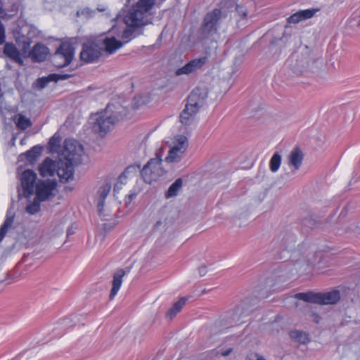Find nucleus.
<instances>
[{
	"label": "nucleus",
	"mask_w": 360,
	"mask_h": 360,
	"mask_svg": "<svg viewBox=\"0 0 360 360\" xmlns=\"http://www.w3.org/2000/svg\"><path fill=\"white\" fill-rule=\"evenodd\" d=\"M155 4V0H139L128 11L124 20L129 28L125 29L122 34V39L125 42L143 34L144 27L152 24L151 10Z\"/></svg>",
	"instance_id": "obj_1"
},
{
	"label": "nucleus",
	"mask_w": 360,
	"mask_h": 360,
	"mask_svg": "<svg viewBox=\"0 0 360 360\" xmlns=\"http://www.w3.org/2000/svg\"><path fill=\"white\" fill-rule=\"evenodd\" d=\"M82 146L76 140L66 139L63 143L64 159L58 162L57 175L60 182L65 184L74 177V167L81 162Z\"/></svg>",
	"instance_id": "obj_2"
},
{
	"label": "nucleus",
	"mask_w": 360,
	"mask_h": 360,
	"mask_svg": "<svg viewBox=\"0 0 360 360\" xmlns=\"http://www.w3.org/2000/svg\"><path fill=\"white\" fill-rule=\"evenodd\" d=\"M120 108L122 110L112 112L108 115V111L111 110L110 106L108 105L106 111L98 113L92 125L93 131L98 134L101 137L105 136L116 122L124 119L125 113L123 114L122 112L125 111V109L122 106Z\"/></svg>",
	"instance_id": "obj_3"
},
{
	"label": "nucleus",
	"mask_w": 360,
	"mask_h": 360,
	"mask_svg": "<svg viewBox=\"0 0 360 360\" xmlns=\"http://www.w3.org/2000/svg\"><path fill=\"white\" fill-rule=\"evenodd\" d=\"M295 297L304 302L321 305L335 304L341 298L340 292L336 289L326 292H300Z\"/></svg>",
	"instance_id": "obj_4"
},
{
	"label": "nucleus",
	"mask_w": 360,
	"mask_h": 360,
	"mask_svg": "<svg viewBox=\"0 0 360 360\" xmlns=\"http://www.w3.org/2000/svg\"><path fill=\"white\" fill-rule=\"evenodd\" d=\"M75 55V48L70 42H62L51 56V63L57 68L69 65Z\"/></svg>",
	"instance_id": "obj_5"
},
{
	"label": "nucleus",
	"mask_w": 360,
	"mask_h": 360,
	"mask_svg": "<svg viewBox=\"0 0 360 360\" xmlns=\"http://www.w3.org/2000/svg\"><path fill=\"white\" fill-rule=\"evenodd\" d=\"M164 173L165 171L162 168V159L158 155L151 158L140 171L142 179L147 184L156 181Z\"/></svg>",
	"instance_id": "obj_6"
},
{
	"label": "nucleus",
	"mask_w": 360,
	"mask_h": 360,
	"mask_svg": "<svg viewBox=\"0 0 360 360\" xmlns=\"http://www.w3.org/2000/svg\"><path fill=\"white\" fill-rule=\"evenodd\" d=\"M103 48L96 41H88L83 43L79 54L80 60L85 63L97 61L101 56Z\"/></svg>",
	"instance_id": "obj_7"
},
{
	"label": "nucleus",
	"mask_w": 360,
	"mask_h": 360,
	"mask_svg": "<svg viewBox=\"0 0 360 360\" xmlns=\"http://www.w3.org/2000/svg\"><path fill=\"white\" fill-rule=\"evenodd\" d=\"M257 10V5L255 0H243L240 4H236L235 8V17L238 22L247 23L248 18L255 16Z\"/></svg>",
	"instance_id": "obj_8"
},
{
	"label": "nucleus",
	"mask_w": 360,
	"mask_h": 360,
	"mask_svg": "<svg viewBox=\"0 0 360 360\" xmlns=\"http://www.w3.org/2000/svg\"><path fill=\"white\" fill-rule=\"evenodd\" d=\"M208 97V91L205 88L195 87L187 98V103L198 111L204 105Z\"/></svg>",
	"instance_id": "obj_9"
},
{
	"label": "nucleus",
	"mask_w": 360,
	"mask_h": 360,
	"mask_svg": "<svg viewBox=\"0 0 360 360\" xmlns=\"http://www.w3.org/2000/svg\"><path fill=\"white\" fill-rule=\"evenodd\" d=\"M37 177V174L32 169H26L21 174V186L23 195L25 198H28L34 193Z\"/></svg>",
	"instance_id": "obj_10"
},
{
	"label": "nucleus",
	"mask_w": 360,
	"mask_h": 360,
	"mask_svg": "<svg viewBox=\"0 0 360 360\" xmlns=\"http://www.w3.org/2000/svg\"><path fill=\"white\" fill-rule=\"evenodd\" d=\"M56 180L39 181L36 184V195L39 201H45L52 195V191L56 188Z\"/></svg>",
	"instance_id": "obj_11"
},
{
	"label": "nucleus",
	"mask_w": 360,
	"mask_h": 360,
	"mask_svg": "<svg viewBox=\"0 0 360 360\" xmlns=\"http://www.w3.org/2000/svg\"><path fill=\"white\" fill-rule=\"evenodd\" d=\"M187 148V139L181 136L177 142L170 148L165 160L168 162H179L181 160L182 154Z\"/></svg>",
	"instance_id": "obj_12"
},
{
	"label": "nucleus",
	"mask_w": 360,
	"mask_h": 360,
	"mask_svg": "<svg viewBox=\"0 0 360 360\" xmlns=\"http://www.w3.org/2000/svg\"><path fill=\"white\" fill-rule=\"evenodd\" d=\"M207 57L194 58L175 71V75H189L200 69L207 62Z\"/></svg>",
	"instance_id": "obj_13"
},
{
	"label": "nucleus",
	"mask_w": 360,
	"mask_h": 360,
	"mask_svg": "<svg viewBox=\"0 0 360 360\" xmlns=\"http://www.w3.org/2000/svg\"><path fill=\"white\" fill-rule=\"evenodd\" d=\"M49 53V48L42 43H37L30 51L29 56L33 62H43Z\"/></svg>",
	"instance_id": "obj_14"
},
{
	"label": "nucleus",
	"mask_w": 360,
	"mask_h": 360,
	"mask_svg": "<svg viewBox=\"0 0 360 360\" xmlns=\"http://www.w3.org/2000/svg\"><path fill=\"white\" fill-rule=\"evenodd\" d=\"M43 148L39 145H36L28 150L25 153H22L18 156V162L27 160L30 165L34 164L37 158L41 155Z\"/></svg>",
	"instance_id": "obj_15"
},
{
	"label": "nucleus",
	"mask_w": 360,
	"mask_h": 360,
	"mask_svg": "<svg viewBox=\"0 0 360 360\" xmlns=\"http://www.w3.org/2000/svg\"><path fill=\"white\" fill-rule=\"evenodd\" d=\"M4 54L11 58L14 62L22 65L24 61L21 57V54L17 47L13 43L6 42L4 44Z\"/></svg>",
	"instance_id": "obj_16"
},
{
	"label": "nucleus",
	"mask_w": 360,
	"mask_h": 360,
	"mask_svg": "<svg viewBox=\"0 0 360 360\" xmlns=\"http://www.w3.org/2000/svg\"><path fill=\"white\" fill-rule=\"evenodd\" d=\"M57 169L58 162L56 164L50 158H46L39 165V172L43 177L53 176L55 174V171L57 172Z\"/></svg>",
	"instance_id": "obj_17"
},
{
	"label": "nucleus",
	"mask_w": 360,
	"mask_h": 360,
	"mask_svg": "<svg viewBox=\"0 0 360 360\" xmlns=\"http://www.w3.org/2000/svg\"><path fill=\"white\" fill-rule=\"evenodd\" d=\"M199 111L193 108L192 106H189L188 103L186 104L184 109L180 113L179 121L185 126H189L192 124L196 114Z\"/></svg>",
	"instance_id": "obj_18"
},
{
	"label": "nucleus",
	"mask_w": 360,
	"mask_h": 360,
	"mask_svg": "<svg viewBox=\"0 0 360 360\" xmlns=\"http://www.w3.org/2000/svg\"><path fill=\"white\" fill-rule=\"evenodd\" d=\"M126 272L124 269H120L116 272H115L113 275L112 279V287L110 290V293L109 295V299L112 300L116 295L117 294L119 290L122 283V278L125 275Z\"/></svg>",
	"instance_id": "obj_19"
},
{
	"label": "nucleus",
	"mask_w": 360,
	"mask_h": 360,
	"mask_svg": "<svg viewBox=\"0 0 360 360\" xmlns=\"http://www.w3.org/2000/svg\"><path fill=\"white\" fill-rule=\"evenodd\" d=\"M111 189V184L105 183L101 186L98 191V198L97 201V208L99 214L103 211L105 201Z\"/></svg>",
	"instance_id": "obj_20"
},
{
	"label": "nucleus",
	"mask_w": 360,
	"mask_h": 360,
	"mask_svg": "<svg viewBox=\"0 0 360 360\" xmlns=\"http://www.w3.org/2000/svg\"><path fill=\"white\" fill-rule=\"evenodd\" d=\"M122 42L116 39L115 37H106L102 41L104 50L108 53H113L122 46Z\"/></svg>",
	"instance_id": "obj_21"
},
{
	"label": "nucleus",
	"mask_w": 360,
	"mask_h": 360,
	"mask_svg": "<svg viewBox=\"0 0 360 360\" xmlns=\"http://www.w3.org/2000/svg\"><path fill=\"white\" fill-rule=\"evenodd\" d=\"M303 154L302 151L298 148H294L289 155V163L291 166L294 167L295 170H297L300 169L302 161H303Z\"/></svg>",
	"instance_id": "obj_22"
},
{
	"label": "nucleus",
	"mask_w": 360,
	"mask_h": 360,
	"mask_svg": "<svg viewBox=\"0 0 360 360\" xmlns=\"http://www.w3.org/2000/svg\"><path fill=\"white\" fill-rule=\"evenodd\" d=\"M289 336L294 342L299 344L307 345L310 342L309 334L302 330H292L289 332Z\"/></svg>",
	"instance_id": "obj_23"
},
{
	"label": "nucleus",
	"mask_w": 360,
	"mask_h": 360,
	"mask_svg": "<svg viewBox=\"0 0 360 360\" xmlns=\"http://www.w3.org/2000/svg\"><path fill=\"white\" fill-rule=\"evenodd\" d=\"M188 300V297H181L178 301L174 303L172 307L168 310L167 316L172 319L181 310L183 306Z\"/></svg>",
	"instance_id": "obj_24"
},
{
	"label": "nucleus",
	"mask_w": 360,
	"mask_h": 360,
	"mask_svg": "<svg viewBox=\"0 0 360 360\" xmlns=\"http://www.w3.org/2000/svg\"><path fill=\"white\" fill-rule=\"evenodd\" d=\"M221 16V11L219 8H214L208 12L204 17L203 20L207 23L217 27V23Z\"/></svg>",
	"instance_id": "obj_25"
},
{
	"label": "nucleus",
	"mask_w": 360,
	"mask_h": 360,
	"mask_svg": "<svg viewBox=\"0 0 360 360\" xmlns=\"http://www.w3.org/2000/svg\"><path fill=\"white\" fill-rule=\"evenodd\" d=\"M14 215H10L9 212H7L6 219L0 226V243L4 238L8 230L11 227L14 221Z\"/></svg>",
	"instance_id": "obj_26"
},
{
	"label": "nucleus",
	"mask_w": 360,
	"mask_h": 360,
	"mask_svg": "<svg viewBox=\"0 0 360 360\" xmlns=\"http://www.w3.org/2000/svg\"><path fill=\"white\" fill-rule=\"evenodd\" d=\"M217 32V27L202 21V24L200 28V33L202 39H207L209 37L212 36Z\"/></svg>",
	"instance_id": "obj_27"
},
{
	"label": "nucleus",
	"mask_w": 360,
	"mask_h": 360,
	"mask_svg": "<svg viewBox=\"0 0 360 360\" xmlns=\"http://www.w3.org/2000/svg\"><path fill=\"white\" fill-rule=\"evenodd\" d=\"M183 185V180L179 178L174 181L169 187L168 190L165 193V197L167 198H172L179 193V190L181 188Z\"/></svg>",
	"instance_id": "obj_28"
},
{
	"label": "nucleus",
	"mask_w": 360,
	"mask_h": 360,
	"mask_svg": "<svg viewBox=\"0 0 360 360\" xmlns=\"http://www.w3.org/2000/svg\"><path fill=\"white\" fill-rule=\"evenodd\" d=\"M15 122L18 128L21 130H25L32 125L30 120L22 114L15 116Z\"/></svg>",
	"instance_id": "obj_29"
},
{
	"label": "nucleus",
	"mask_w": 360,
	"mask_h": 360,
	"mask_svg": "<svg viewBox=\"0 0 360 360\" xmlns=\"http://www.w3.org/2000/svg\"><path fill=\"white\" fill-rule=\"evenodd\" d=\"M282 161L281 155L278 152H275L272 155L270 162H269V168L272 172H276L281 165Z\"/></svg>",
	"instance_id": "obj_30"
},
{
	"label": "nucleus",
	"mask_w": 360,
	"mask_h": 360,
	"mask_svg": "<svg viewBox=\"0 0 360 360\" xmlns=\"http://www.w3.org/2000/svg\"><path fill=\"white\" fill-rule=\"evenodd\" d=\"M141 164L135 163L134 165H131L128 166L120 176L119 179H122L123 177L127 178L131 174H136L137 172L140 173L141 171Z\"/></svg>",
	"instance_id": "obj_31"
},
{
	"label": "nucleus",
	"mask_w": 360,
	"mask_h": 360,
	"mask_svg": "<svg viewBox=\"0 0 360 360\" xmlns=\"http://www.w3.org/2000/svg\"><path fill=\"white\" fill-rule=\"evenodd\" d=\"M51 82H53V78L51 77V74L47 77H39L36 81V87L39 89H42L45 88Z\"/></svg>",
	"instance_id": "obj_32"
},
{
	"label": "nucleus",
	"mask_w": 360,
	"mask_h": 360,
	"mask_svg": "<svg viewBox=\"0 0 360 360\" xmlns=\"http://www.w3.org/2000/svg\"><path fill=\"white\" fill-rule=\"evenodd\" d=\"M40 202L37 198L33 202L29 204L26 207V211L30 214H34L40 210Z\"/></svg>",
	"instance_id": "obj_33"
},
{
	"label": "nucleus",
	"mask_w": 360,
	"mask_h": 360,
	"mask_svg": "<svg viewBox=\"0 0 360 360\" xmlns=\"http://www.w3.org/2000/svg\"><path fill=\"white\" fill-rule=\"evenodd\" d=\"M61 138L55 134L49 140V145L51 150H57L60 147Z\"/></svg>",
	"instance_id": "obj_34"
},
{
	"label": "nucleus",
	"mask_w": 360,
	"mask_h": 360,
	"mask_svg": "<svg viewBox=\"0 0 360 360\" xmlns=\"http://www.w3.org/2000/svg\"><path fill=\"white\" fill-rule=\"evenodd\" d=\"M318 11V9H306V10H301L299 11L301 18L302 20L309 19L312 18L315 13Z\"/></svg>",
	"instance_id": "obj_35"
},
{
	"label": "nucleus",
	"mask_w": 360,
	"mask_h": 360,
	"mask_svg": "<svg viewBox=\"0 0 360 360\" xmlns=\"http://www.w3.org/2000/svg\"><path fill=\"white\" fill-rule=\"evenodd\" d=\"M302 18L299 11L291 15L289 18H288L287 21L288 23H298L302 21Z\"/></svg>",
	"instance_id": "obj_36"
},
{
	"label": "nucleus",
	"mask_w": 360,
	"mask_h": 360,
	"mask_svg": "<svg viewBox=\"0 0 360 360\" xmlns=\"http://www.w3.org/2000/svg\"><path fill=\"white\" fill-rule=\"evenodd\" d=\"M51 77L53 78V82H58L60 80H65L70 77V75L68 74H56L52 73L51 74Z\"/></svg>",
	"instance_id": "obj_37"
},
{
	"label": "nucleus",
	"mask_w": 360,
	"mask_h": 360,
	"mask_svg": "<svg viewBox=\"0 0 360 360\" xmlns=\"http://www.w3.org/2000/svg\"><path fill=\"white\" fill-rule=\"evenodd\" d=\"M93 11L89 8H84L80 11H77V15H85V16H91Z\"/></svg>",
	"instance_id": "obj_38"
},
{
	"label": "nucleus",
	"mask_w": 360,
	"mask_h": 360,
	"mask_svg": "<svg viewBox=\"0 0 360 360\" xmlns=\"http://www.w3.org/2000/svg\"><path fill=\"white\" fill-rule=\"evenodd\" d=\"M246 360H266V359L263 356H262L257 354H251L247 356Z\"/></svg>",
	"instance_id": "obj_39"
},
{
	"label": "nucleus",
	"mask_w": 360,
	"mask_h": 360,
	"mask_svg": "<svg viewBox=\"0 0 360 360\" xmlns=\"http://www.w3.org/2000/svg\"><path fill=\"white\" fill-rule=\"evenodd\" d=\"M198 272L200 276H203L207 274V267L206 266H201L198 269Z\"/></svg>",
	"instance_id": "obj_40"
},
{
	"label": "nucleus",
	"mask_w": 360,
	"mask_h": 360,
	"mask_svg": "<svg viewBox=\"0 0 360 360\" xmlns=\"http://www.w3.org/2000/svg\"><path fill=\"white\" fill-rule=\"evenodd\" d=\"M75 233V230L72 226L68 227L67 230V238H69L70 236H72Z\"/></svg>",
	"instance_id": "obj_41"
},
{
	"label": "nucleus",
	"mask_w": 360,
	"mask_h": 360,
	"mask_svg": "<svg viewBox=\"0 0 360 360\" xmlns=\"http://www.w3.org/2000/svg\"><path fill=\"white\" fill-rule=\"evenodd\" d=\"M304 224H309L311 226L314 225L315 222L311 218H307L304 220Z\"/></svg>",
	"instance_id": "obj_42"
},
{
	"label": "nucleus",
	"mask_w": 360,
	"mask_h": 360,
	"mask_svg": "<svg viewBox=\"0 0 360 360\" xmlns=\"http://www.w3.org/2000/svg\"><path fill=\"white\" fill-rule=\"evenodd\" d=\"M6 110V103L4 101V98H0V110Z\"/></svg>",
	"instance_id": "obj_43"
},
{
	"label": "nucleus",
	"mask_w": 360,
	"mask_h": 360,
	"mask_svg": "<svg viewBox=\"0 0 360 360\" xmlns=\"http://www.w3.org/2000/svg\"><path fill=\"white\" fill-rule=\"evenodd\" d=\"M232 352V349L231 348H229L225 351H224L222 352V355L224 356H226L228 355H229L231 354V352Z\"/></svg>",
	"instance_id": "obj_44"
},
{
	"label": "nucleus",
	"mask_w": 360,
	"mask_h": 360,
	"mask_svg": "<svg viewBox=\"0 0 360 360\" xmlns=\"http://www.w3.org/2000/svg\"><path fill=\"white\" fill-rule=\"evenodd\" d=\"M68 321H69V319H64L63 320V323H62V324H63V325H67V323H68Z\"/></svg>",
	"instance_id": "obj_45"
},
{
	"label": "nucleus",
	"mask_w": 360,
	"mask_h": 360,
	"mask_svg": "<svg viewBox=\"0 0 360 360\" xmlns=\"http://www.w3.org/2000/svg\"><path fill=\"white\" fill-rule=\"evenodd\" d=\"M290 237L291 240H292V242H295V236H294V235H291V236H290Z\"/></svg>",
	"instance_id": "obj_46"
},
{
	"label": "nucleus",
	"mask_w": 360,
	"mask_h": 360,
	"mask_svg": "<svg viewBox=\"0 0 360 360\" xmlns=\"http://www.w3.org/2000/svg\"><path fill=\"white\" fill-rule=\"evenodd\" d=\"M118 189H120L119 186H117V184H115L114 186V191H117Z\"/></svg>",
	"instance_id": "obj_47"
},
{
	"label": "nucleus",
	"mask_w": 360,
	"mask_h": 360,
	"mask_svg": "<svg viewBox=\"0 0 360 360\" xmlns=\"http://www.w3.org/2000/svg\"><path fill=\"white\" fill-rule=\"evenodd\" d=\"M135 194H131L129 195V198H130V200L133 199L134 197H135Z\"/></svg>",
	"instance_id": "obj_48"
},
{
	"label": "nucleus",
	"mask_w": 360,
	"mask_h": 360,
	"mask_svg": "<svg viewBox=\"0 0 360 360\" xmlns=\"http://www.w3.org/2000/svg\"><path fill=\"white\" fill-rule=\"evenodd\" d=\"M3 13V9L1 6H0V15Z\"/></svg>",
	"instance_id": "obj_49"
},
{
	"label": "nucleus",
	"mask_w": 360,
	"mask_h": 360,
	"mask_svg": "<svg viewBox=\"0 0 360 360\" xmlns=\"http://www.w3.org/2000/svg\"><path fill=\"white\" fill-rule=\"evenodd\" d=\"M344 1H345V0H337V1H338V3H340V4H341V3H342V2H344Z\"/></svg>",
	"instance_id": "obj_50"
},
{
	"label": "nucleus",
	"mask_w": 360,
	"mask_h": 360,
	"mask_svg": "<svg viewBox=\"0 0 360 360\" xmlns=\"http://www.w3.org/2000/svg\"><path fill=\"white\" fill-rule=\"evenodd\" d=\"M358 26H360V20L358 22Z\"/></svg>",
	"instance_id": "obj_51"
}]
</instances>
